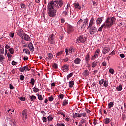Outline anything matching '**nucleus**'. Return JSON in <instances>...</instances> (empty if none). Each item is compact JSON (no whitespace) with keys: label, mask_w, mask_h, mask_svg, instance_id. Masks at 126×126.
Instances as JSON below:
<instances>
[{"label":"nucleus","mask_w":126,"mask_h":126,"mask_svg":"<svg viewBox=\"0 0 126 126\" xmlns=\"http://www.w3.org/2000/svg\"><path fill=\"white\" fill-rule=\"evenodd\" d=\"M116 20H117V19L115 17H108L106 19L105 22L99 28L98 31H102L103 28L105 29H106V28H111V27L113 26L116 23Z\"/></svg>","instance_id":"nucleus-1"},{"label":"nucleus","mask_w":126,"mask_h":126,"mask_svg":"<svg viewBox=\"0 0 126 126\" xmlns=\"http://www.w3.org/2000/svg\"><path fill=\"white\" fill-rule=\"evenodd\" d=\"M47 12L50 17H55L57 15V12H59V11H57V9H54V1H51L48 3Z\"/></svg>","instance_id":"nucleus-2"},{"label":"nucleus","mask_w":126,"mask_h":126,"mask_svg":"<svg viewBox=\"0 0 126 126\" xmlns=\"http://www.w3.org/2000/svg\"><path fill=\"white\" fill-rule=\"evenodd\" d=\"M63 2L62 0H58V1H55L54 2V5L56 7V11H58V12L60 13L61 12V10L60 9V7H62V6H63Z\"/></svg>","instance_id":"nucleus-3"},{"label":"nucleus","mask_w":126,"mask_h":126,"mask_svg":"<svg viewBox=\"0 0 126 126\" xmlns=\"http://www.w3.org/2000/svg\"><path fill=\"white\" fill-rule=\"evenodd\" d=\"M87 22H88V20H87V18L85 19L84 22H83V20H82V19H80L77 22V25H80V26H81L82 29H84L85 26H86V24Z\"/></svg>","instance_id":"nucleus-4"},{"label":"nucleus","mask_w":126,"mask_h":126,"mask_svg":"<svg viewBox=\"0 0 126 126\" xmlns=\"http://www.w3.org/2000/svg\"><path fill=\"white\" fill-rule=\"evenodd\" d=\"M89 29V32L90 35H94L97 32V28L96 27H91V28H88Z\"/></svg>","instance_id":"nucleus-5"},{"label":"nucleus","mask_w":126,"mask_h":126,"mask_svg":"<svg viewBox=\"0 0 126 126\" xmlns=\"http://www.w3.org/2000/svg\"><path fill=\"white\" fill-rule=\"evenodd\" d=\"M86 41V38L83 36H80L77 39L78 43H84Z\"/></svg>","instance_id":"nucleus-6"},{"label":"nucleus","mask_w":126,"mask_h":126,"mask_svg":"<svg viewBox=\"0 0 126 126\" xmlns=\"http://www.w3.org/2000/svg\"><path fill=\"white\" fill-rule=\"evenodd\" d=\"M48 42L51 44H54L55 43V40L54 39V34H52L48 38Z\"/></svg>","instance_id":"nucleus-7"},{"label":"nucleus","mask_w":126,"mask_h":126,"mask_svg":"<svg viewBox=\"0 0 126 126\" xmlns=\"http://www.w3.org/2000/svg\"><path fill=\"white\" fill-rule=\"evenodd\" d=\"M21 116L22 118L23 119H25V120H26V119H27V111H26V110L25 109L23 110Z\"/></svg>","instance_id":"nucleus-8"},{"label":"nucleus","mask_w":126,"mask_h":126,"mask_svg":"<svg viewBox=\"0 0 126 126\" xmlns=\"http://www.w3.org/2000/svg\"><path fill=\"white\" fill-rule=\"evenodd\" d=\"M23 30L20 29L18 31V32H17V34L18 35V36H19V37H21L22 39H23Z\"/></svg>","instance_id":"nucleus-9"},{"label":"nucleus","mask_w":126,"mask_h":126,"mask_svg":"<svg viewBox=\"0 0 126 126\" xmlns=\"http://www.w3.org/2000/svg\"><path fill=\"white\" fill-rule=\"evenodd\" d=\"M108 52H110V47H104L103 48L102 53L104 54V55L107 54V53H108Z\"/></svg>","instance_id":"nucleus-10"},{"label":"nucleus","mask_w":126,"mask_h":126,"mask_svg":"<svg viewBox=\"0 0 126 126\" xmlns=\"http://www.w3.org/2000/svg\"><path fill=\"white\" fill-rule=\"evenodd\" d=\"M28 47L30 50L31 52H33L34 51V46H33L32 43L30 42V43H29Z\"/></svg>","instance_id":"nucleus-11"},{"label":"nucleus","mask_w":126,"mask_h":126,"mask_svg":"<svg viewBox=\"0 0 126 126\" xmlns=\"http://www.w3.org/2000/svg\"><path fill=\"white\" fill-rule=\"evenodd\" d=\"M67 32L68 34H70V33H72V32H73V27H72V26L69 25L68 26Z\"/></svg>","instance_id":"nucleus-12"},{"label":"nucleus","mask_w":126,"mask_h":126,"mask_svg":"<svg viewBox=\"0 0 126 126\" xmlns=\"http://www.w3.org/2000/svg\"><path fill=\"white\" fill-rule=\"evenodd\" d=\"M81 62V59L79 58H77L74 60V63L75 64H80Z\"/></svg>","instance_id":"nucleus-13"},{"label":"nucleus","mask_w":126,"mask_h":126,"mask_svg":"<svg viewBox=\"0 0 126 126\" xmlns=\"http://www.w3.org/2000/svg\"><path fill=\"white\" fill-rule=\"evenodd\" d=\"M89 71H88V70H85L83 73H82V75L83 76H85V77H87V76H88V75H89Z\"/></svg>","instance_id":"nucleus-14"},{"label":"nucleus","mask_w":126,"mask_h":126,"mask_svg":"<svg viewBox=\"0 0 126 126\" xmlns=\"http://www.w3.org/2000/svg\"><path fill=\"white\" fill-rule=\"evenodd\" d=\"M23 37L24 39V40H25V41H29V39H30V37H29L28 35H27V34H25V33H23Z\"/></svg>","instance_id":"nucleus-15"},{"label":"nucleus","mask_w":126,"mask_h":126,"mask_svg":"<svg viewBox=\"0 0 126 126\" xmlns=\"http://www.w3.org/2000/svg\"><path fill=\"white\" fill-rule=\"evenodd\" d=\"M75 52V48L73 46H71L69 49V53L70 54H72V53H74Z\"/></svg>","instance_id":"nucleus-16"},{"label":"nucleus","mask_w":126,"mask_h":126,"mask_svg":"<svg viewBox=\"0 0 126 126\" xmlns=\"http://www.w3.org/2000/svg\"><path fill=\"white\" fill-rule=\"evenodd\" d=\"M101 52V50L100 49H97L95 52V54L94 55L96 58H98L99 57V54Z\"/></svg>","instance_id":"nucleus-17"},{"label":"nucleus","mask_w":126,"mask_h":126,"mask_svg":"<svg viewBox=\"0 0 126 126\" xmlns=\"http://www.w3.org/2000/svg\"><path fill=\"white\" fill-rule=\"evenodd\" d=\"M29 98L30 99L31 101H32V102H34V101L37 99V97L34 95H32L29 96Z\"/></svg>","instance_id":"nucleus-18"},{"label":"nucleus","mask_w":126,"mask_h":126,"mask_svg":"<svg viewBox=\"0 0 126 126\" xmlns=\"http://www.w3.org/2000/svg\"><path fill=\"white\" fill-rule=\"evenodd\" d=\"M75 8H78V9H81V7L79 5V3H75L74 4Z\"/></svg>","instance_id":"nucleus-19"},{"label":"nucleus","mask_w":126,"mask_h":126,"mask_svg":"<svg viewBox=\"0 0 126 126\" xmlns=\"http://www.w3.org/2000/svg\"><path fill=\"white\" fill-rule=\"evenodd\" d=\"M111 122V119L110 118H105L104 119V124H106V125H108V124H109V123Z\"/></svg>","instance_id":"nucleus-20"},{"label":"nucleus","mask_w":126,"mask_h":126,"mask_svg":"<svg viewBox=\"0 0 126 126\" xmlns=\"http://www.w3.org/2000/svg\"><path fill=\"white\" fill-rule=\"evenodd\" d=\"M93 19H91L90 21V23H89V26L88 27V28H90L91 27H93V26H92L93 25Z\"/></svg>","instance_id":"nucleus-21"},{"label":"nucleus","mask_w":126,"mask_h":126,"mask_svg":"<svg viewBox=\"0 0 126 126\" xmlns=\"http://www.w3.org/2000/svg\"><path fill=\"white\" fill-rule=\"evenodd\" d=\"M63 69L64 70V71L66 72L68 71V66L67 65H65L63 67Z\"/></svg>","instance_id":"nucleus-22"},{"label":"nucleus","mask_w":126,"mask_h":126,"mask_svg":"<svg viewBox=\"0 0 126 126\" xmlns=\"http://www.w3.org/2000/svg\"><path fill=\"white\" fill-rule=\"evenodd\" d=\"M24 69L25 71H29L31 69V68H30V66L27 65L24 67Z\"/></svg>","instance_id":"nucleus-23"},{"label":"nucleus","mask_w":126,"mask_h":126,"mask_svg":"<svg viewBox=\"0 0 126 126\" xmlns=\"http://www.w3.org/2000/svg\"><path fill=\"white\" fill-rule=\"evenodd\" d=\"M109 85V81L108 80H105L103 82V86L104 87H108Z\"/></svg>","instance_id":"nucleus-24"},{"label":"nucleus","mask_w":126,"mask_h":126,"mask_svg":"<svg viewBox=\"0 0 126 126\" xmlns=\"http://www.w3.org/2000/svg\"><path fill=\"white\" fill-rule=\"evenodd\" d=\"M102 21H103V19H102V18H98L96 20L97 24H101Z\"/></svg>","instance_id":"nucleus-25"},{"label":"nucleus","mask_w":126,"mask_h":126,"mask_svg":"<svg viewBox=\"0 0 126 126\" xmlns=\"http://www.w3.org/2000/svg\"><path fill=\"white\" fill-rule=\"evenodd\" d=\"M95 66H97V62H93L92 63V67H93V68H95Z\"/></svg>","instance_id":"nucleus-26"},{"label":"nucleus","mask_w":126,"mask_h":126,"mask_svg":"<svg viewBox=\"0 0 126 126\" xmlns=\"http://www.w3.org/2000/svg\"><path fill=\"white\" fill-rule=\"evenodd\" d=\"M90 56H89V54H88L86 57H85V61H86V63H88V62H89L90 60Z\"/></svg>","instance_id":"nucleus-27"},{"label":"nucleus","mask_w":126,"mask_h":126,"mask_svg":"<svg viewBox=\"0 0 126 126\" xmlns=\"http://www.w3.org/2000/svg\"><path fill=\"white\" fill-rule=\"evenodd\" d=\"M5 59V57L2 55H0V62L2 63L3 61H4V59Z\"/></svg>","instance_id":"nucleus-28"},{"label":"nucleus","mask_w":126,"mask_h":126,"mask_svg":"<svg viewBox=\"0 0 126 126\" xmlns=\"http://www.w3.org/2000/svg\"><path fill=\"white\" fill-rule=\"evenodd\" d=\"M122 88H123V86H122V85H119V86H117L116 87V89L118 91H121Z\"/></svg>","instance_id":"nucleus-29"},{"label":"nucleus","mask_w":126,"mask_h":126,"mask_svg":"<svg viewBox=\"0 0 126 126\" xmlns=\"http://www.w3.org/2000/svg\"><path fill=\"white\" fill-rule=\"evenodd\" d=\"M30 84H32V85H35V79L34 78H32L31 80V81L29 82Z\"/></svg>","instance_id":"nucleus-30"},{"label":"nucleus","mask_w":126,"mask_h":126,"mask_svg":"<svg viewBox=\"0 0 126 126\" xmlns=\"http://www.w3.org/2000/svg\"><path fill=\"white\" fill-rule=\"evenodd\" d=\"M74 85V81H71L69 82V87L72 88Z\"/></svg>","instance_id":"nucleus-31"},{"label":"nucleus","mask_w":126,"mask_h":126,"mask_svg":"<svg viewBox=\"0 0 126 126\" xmlns=\"http://www.w3.org/2000/svg\"><path fill=\"white\" fill-rule=\"evenodd\" d=\"M112 107H114V102H111L108 104V108L109 109H111Z\"/></svg>","instance_id":"nucleus-32"},{"label":"nucleus","mask_w":126,"mask_h":126,"mask_svg":"<svg viewBox=\"0 0 126 126\" xmlns=\"http://www.w3.org/2000/svg\"><path fill=\"white\" fill-rule=\"evenodd\" d=\"M9 52L10 53V54H14V49L13 48H9Z\"/></svg>","instance_id":"nucleus-33"},{"label":"nucleus","mask_w":126,"mask_h":126,"mask_svg":"<svg viewBox=\"0 0 126 126\" xmlns=\"http://www.w3.org/2000/svg\"><path fill=\"white\" fill-rule=\"evenodd\" d=\"M68 104V101L66 99H65L63 101V105L64 106H66Z\"/></svg>","instance_id":"nucleus-34"},{"label":"nucleus","mask_w":126,"mask_h":126,"mask_svg":"<svg viewBox=\"0 0 126 126\" xmlns=\"http://www.w3.org/2000/svg\"><path fill=\"white\" fill-rule=\"evenodd\" d=\"M52 67L54 68V69H57L58 68V64L54 63L53 64H52Z\"/></svg>","instance_id":"nucleus-35"},{"label":"nucleus","mask_w":126,"mask_h":126,"mask_svg":"<svg viewBox=\"0 0 126 126\" xmlns=\"http://www.w3.org/2000/svg\"><path fill=\"white\" fill-rule=\"evenodd\" d=\"M37 96L38 97V99L40 100V101H42L43 96H42V95H40L39 94H37Z\"/></svg>","instance_id":"nucleus-36"},{"label":"nucleus","mask_w":126,"mask_h":126,"mask_svg":"<svg viewBox=\"0 0 126 126\" xmlns=\"http://www.w3.org/2000/svg\"><path fill=\"white\" fill-rule=\"evenodd\" d=\"M58 98H60V99H63V98H64V95L63 94H60L58 96Z\"/></svg>","instance_id":"nucleus-37"},{"label":"nucleus","mask_w":126,"mask_h":126,"mask_svg":"<svg viewBox=\"0 0 126 126\" xmlns=\"http://www.w3.org/2000/svg\"><path fill=\"white\" fill-rule=\"evenodd\" d=\"M72 75H73V73H70L67 76V79H68L70 78V77H72Z\"/></svg>","instance_id":"nucleus-38"},{"label":"nucleus","mask_w":126,"mask_h":126,"mask_svg":"<svg viewBox=\"0 0 126 126\" xmlns=\"http://www.w3.org/2000/svg\"><path fill=\"white\" fill-rule=\"evenodd\" d=\"M65 53L66 54V56H68L69 55V49L68 48H66L65 49Z\"/></svg>","instance_id":"nucleus-39"},{"label":"nucleus","mask_w":126,"mask_h":126,"mask_svg":"<svg viewBox=\"0 0 126 126\" xmlns=\"http://www.w3.org/2000/svg\"><path fill=\"white\" fill-rule=\"evenodd\" d=\"M63 53V51H60V52H58L56 56L57 57H60L61 56V55H62Z\"/></svg>","instance_id":"nucleus-40"},{"label":"nucleus","mask_w":126,"mask_h":126,"mask_svg":"<svg viewBox=\"0 0 126 126\" xmlns=\"http://www.w3.org/2000/svg\"><path fill=\"white\" fill-rule=\"evenodd\" d=\"M48 100L49 102H52V101H54V97H53V96H51L48 98Z\"/></svg>","instance_id":"nucleus-41"},{"label":"nucleus","mask_w":126,"mask_h":126,"mask_svg":"<svg viewBox=\"0 0 126 126\" xmlns=\"http://www.w3.org/2000/svg\"><path fill=\"white\" fill-rule=\"evenodd\" d=\"M124 25H125V23H124V22H121V23H120L118 24V26L119 27H123Z\"/></svg>","instance_id":"nucleus-42"},{"label":"nucleus","mask_w":126,"mask_h":126,"mask_svg":"<svg viewBox=\"0 0 126 126\" xmlns=\"http://www.w3.org/2000/svg\"><path fill=\"white\" fill-rule=\"evenodd\" d=\"M39 88H36V87H34V88H33V91H34V92H38V91H39Z\"/></svg>","instance_id":"nucleus-43"},{"label":"nucleus","mask_w":126,"mask_h":126,"mask_svg":"<svg viewBox=\"0 0 126 126\" xmlns=\"http://www.w3.org/2000/svg\"><path fill=\"white\" fill-rule=\"evenodd\" d=\"M0 53L2 55H3L4 54V48H2L0 49Z\"/></svg>","instance_id":"nucleus-44"},{"label":"nucleus","mask_w":126,"mask_h":126,"mask_svg":"<svg viewBox=\"0 0 126 126\" xmlns=\"http://www.w3.org/2000/svg\"><path fill=\"white\" fill-rule=\"evenodd\" d=\"M47 56H48V58H49L50 59H53V54H52V53H48L47 54Z\"/></svg>","instance_id":"nucleus-45"},{"label":"nucleus","mask_w":126,"mask_h":126,"mask_svg":"<svg viewBox=\"0 0 126 126\" xmlns=\"http://www.w3.org/2000/svg\"><path fill=\"white\" fill-rule=\"evenodd\" d=\"M63 16H66L67 15V11H64L63 12Z\"/></svg>","instance_id":"nucleus-46"},{"label":"nucleus","mask_w":126,"mask_h":126,"mask_svg":"<svg viewBox=\"0 0 126 126\" xmlns=\"http://www.w3.org/2000/svg\"><path fill=\"white\" fill-rule=\"evenodd\" d=\"M114 69L110 68L109 70V72H110V73H111V74H114Z\"/></svg>","instance_id":"nucleus-47"},{"label":"nucleus","mask_w":126,"mask_h":126,"mask_svg":"<svg viewBox=\"0 0 126 126\" xmlns=\"http://www.w3.org/2000/svg\"><path fill=\"white\" fill-rule=\"evenodd\" d=\"M97 73H98V70H95L93 71V74L94 75H96L97 74Z\"/></svg>","instance_id":"nucleus-48"},{"label":"nucleus","mask_w":126,"mask_h":126,"mask_svg":"<svg viewBox=\"0 0 126 126\" xmlns=\"http://www.w3.org/2000/svg\"><path fill=\"white\" fill-rule=\"evenodd\" d=\"M96 59H97V57H96L94 55L92 56L91 58V60H92V61H94V60Z\"/></svg>","instance_id":"nucleus-49"},{"label":"nucleus","mask_w":126,"mask_h":126,"mask_svg":"<svg viewBox=\"0 0 126 126\" xmlns=\"http://www.w3.org/2000/svg\"><path fill=\"white\" fill-rule=\"evenodd\" d=\"M47 119L48 120V121H52L53 120V117H52L51 116H49L48 117H47Z\"/></svg>","instance_id":"nucleus-50"},{"label":"nucleus","mask_w":126,"mask_h":126,"mask_svg":"<svg viewBox=\"0 0 126 126\" xmlns=\"http://www.w3.org/2000/svg\"><path fill=\"white\" fill-rule=\"evenodd\" d=\"M84 123H85V120L84 119H82L79 122V124H83Z\"/></svg>","instance_id":"nucleus-51"},{"label":"nucleus","mask_w":126,"mask_h":126,"mask_svg":"<svg viewBox=\"0 0 126 126\" xmlns=\"http://www.w3.org/2000/svg\"><path fill=\"white\" fill-rule=\"evenodd\" d=\"M78 113H75V114L74 113L73 118H78Z\"/></svg>","instance_id":"nucleus-52"},{"label":"nucleus","mask_w":126,"mask_h":126,"mask_svg":"<svg viewBox=\"0 0 126 126\" xmlns=\"http://www.w3.org/2000/svg\"><path fill=\"white\" fill-rule=\"evenodd\" d=\"M104 79H101V80L99 81V84L100 85H102V84H103V83H104Z\"/></svg>","instance_id":"nucleus-53"},{"label":"nucleus","mask_w":126,"mask_h":126,"mask_svg":"<svg viewBox=\"0 0 126 126\" xmlns=\"http://www.w3.org/2000/svg\"><path fill=\"white\" fill-rule=\"evenodd\" d=\"M20 80H24V76H23V75H20Z\"/></svg>","instance_id":"nucleus-54"},{"label":"nucleus","mask_w":126,"mask_h":126,"mask_svg":"<svg viewBox=\"0 0 126 126\" xmlns=\"http://www.w3.org/2000/svg\"><path fill=\"white\" fill-rule=\"evenodd\" d=\"M43 120V122L44 123H46V122H47V117H43L42 118Z\"/></svg>","instance_id":"nucleus-55"},{"label":"nucleus","mask_w":126,"mask_h":126,"mask_svg":"<svg viewBox=\"0 0 126 126\" xmlns=\"http://www.w3.org/2000/svg\"><path fill=\"white\" fill-rule=\"evenodd\" d=\"M102 64L103 66H107V63L105 61L103 62Z\"/></svg>","instance_id":"nucleus-56"},{"label":"nucleus","mask_w":126,"mask_h":126,"mask_svg":"<svg viewBox=\"0 0 126 126\" xmlns=\"http://www.w3.org/2000/svg\"><path fill=\"white\" fill-rule=\"evenodd\" d=\"M19 70H20V71H21V72H23L24 71H25L24 67L20 68Z\"/></svg>","instance_id":"nucleus-57"},{"label":"nucleus","mask_w":126,"mask_h":126,"mask_svg":"<svg viewBox=\"0 0 126 126\" xmlns=\"http://www.w3.org/2000/svg\"><path fill=\"white\" fill-rule=\"evenodd\" d=\"M19 99L20 100V101H25V97H19Z\"/></svg>","instance_id":"nucleus-58"},{"label":"nucleus","mask_w":126,"mask_h":126,"mask_svg":"<svg viewBox=\"0 0 126 126\" xmlns=\"http://www.w3.org/2000/svg\"><path fill=\"white\" fill-rule=\"evenodd\" d=\"M7 57L8 58V59H11V57H12V55H11V54H10L9 53H7Z\"/></svg>","instance_id":"nucleus-59"},{"label":"nucleus","mask_w":126,"mask_h":126,"mask_svg":"<svg viewBox=\"0 0 126 126\" xmlns=\"http://www.w3.org/2000/svg\"><path fill=\"white\" fill-rule=\"evenodd\" d=\"M11 126H16V123L14 122H12Z\"/></svg>","instance_id":"nucleus-60"},{"label":"nucleus","mask_w":126,"mask_h":126,"mask_svg":"<svg viewBox=\"0 0 126 126\" xmlns=\"http://www.w3.org/2000/svg\"><path fill=\"white\" fill-rule=\"evenodd\" d=\"M25 4H23V3H22V4H21V8H22V9H24V8H25Z\"/></svg>","instance_id":"nucleus-61"},{"label":"nucleus","mask_w":126,"mask_h":126,"mask_svg":"<svg viewBox=\"0 0 126 126\" xmlns=\"http://www.w3.org/2000/svg\"><path fill=\"white\" fill-rule=\"evenodd\" d=\"M10 89H14V87L11 84H9Z\"/></svg>","instance_id":"nucleus-62"},{"label":"nucleus","mask_w":126,"mask_h":126,"mask_svg":"<svg viewBox=\"0 0 126 126\" xmlns=\"http://www.w3.org/2000/svg\"><path fill=\"white\" fill-rule=\"evenodd\" d=\"M69 7H70V4H68L67 5V8L66 9V11H68V9H69Z\"/></svg>","instance_id":"nucleus-63"},{"label":"nucleus","mask_w":126,"mask_h":126,"mask_svg":"<svg viewBox=\"0 0 126 126\" xmlns=\"http://www.w3.org/2000/svg\"><path fill=\"white\" fill-rule=\"evenodd\" d=\"M5 49H9L10 48V46L9 45H8V44H6V45H5Z\"/></svg>","instance_id":"nucleus-64"}]
</instances>
